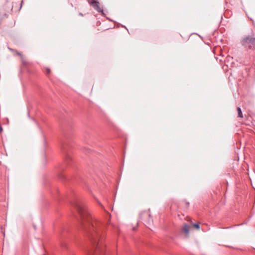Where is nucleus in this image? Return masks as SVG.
<instances>
[{
    "mask_svg": "<svg viewBox=\"0 0 255 255\" xmlns=\"http://www.w3.org/2000/svg\"><path fill=\"white\" fill-rule=\"evenodd\" d=\"M46 74L47 76H48L50 74V69L49 68H46Z\"/></svg>",
    "mask_w": 255,
    "mask_h": 255,
    "instance_id": "obj_7",
    "label": "nucleus"
},
{
    "mask_svg": "<svg viewBox=\"0 0 255 255\" xmlns=\"http://www.w3.org/2000/svg\"><path fill=\"white\" fill-rule=\"evenodd\" d=\"M238 114V117L240 118H243V115L241 110V109L240 107H238L237 109Z\"/></svg>",
    "mask_w": 255,
    "mask_h": 255,
    "instance_id": "obj_6",
    "label": "nucleus"
},
{
    "mask_svg": "<svg viewBox=\"0 0 255 255\" xmlns=\"http://www.w3.org/2000/svg\"><path fill=\"white\" fill-rule=\"evenodd\" d=\"M16 54L17 55H19V56H21L22 58H23V55L21 54V53H20L19 52L16 51Z\"/></svg>",
    "mask_w": 255,
    "mask_h": 255,
    "instance_id": "obj_9",
    "label": "nucleus"
},
{
    "mask_svg": "<svg viewBox=\"0 0 255 255\" xmlns=\"http://www.w3.org/2000/svg\"><path fill=\"white\" fill-rule=\"evenodd\" d=\"M74 206L80 217V226L87 232L92 244L93 249L87 252V255H102L105 247L100 239L103 230V225L92 218L83 204L76 203Z\"/></svg>",
    "mask_w": 255,
    "mask_h": 255,
    "instance_id": "obj_1",
    "label": "nucleus"
},
{
    "mask_svg": "<svg viewBox=\"0 0 255 255\" xmlns=\"http://www.w3.org/2000/svg\"><path fill=\"white\" fill-rule=\"evenodd\" d=\"M22 61L23 64H26V62L24 61V59H22Z\"/></svg>",
    "mask_w": 255,
    "mask_h": 255,
    "instance_id": "obj_10",
    "label": "nucleus"
},
{
    "mask_svg": "<svg viewBox=\"0 0 255 255\" xmlns=\"http://www.w3.org/2000/svg\"><path fill=\"white\" fill-rule=\"evenodd\" d=\"M241 43L246 49L255 50V37L254 35L244 36L241 40Z\"/></svg>",
    "mask_w": 255,
    "mask_h": 255,
    "instance_id": "obj_2",
    "label": "nucleus"
},
{
    "mask_svg": "<svg viewBox=\"0 0 255 255\" xmlns=\"http://www.w3.org/2000/svg\"><path fill=\"white\" fill-rule=\"evenodd\" d=\"M140 218L142 220H144L145 224L150 225L152 222V219L151 215L148 211H143L140 213Z\"/></svg>",
    "mask_w": 255,
    "mask_h": 255,
    "instance_id": "obj_3",
    "label": "nucleus"
},
{
    "mask_svg": "<svg viewBox=\"0 0 255 255\" xmlns=\"http://www.w3.org/2000/svg\"><path fill=\"white\" fill-rule=\"evenodd\" d=\"M193 226L197 229H199V228H200V225H199V224H198V223L194 224Z\"/></svg>",
    "mask_w": 255,
    "mask_h": 255,
    "instance_id": "obj_8",
    "label": "nucleus"
},
{
    "mask_svg": "<svg viewBox=\"0 0 255 255\" xmlns=\"http://www.w3.org/2000/svg\"><path fill=\"white\" fill-rule=\"evenodd\" d=\"M88 2L98 12L103 11L97 0H88Z\"/></svg>",
    "mask_w": 255,
    "mask_h": 255,
    "instance_id": "obj_4",
    "label": "nucleus"
},
{
    "mask_svg": "<svg viewBox=\"0 0 255 255\" xmlns=\"http://www.w3.org/2000/svg\"><path fill=\"white\" fill-rule=\"evenodd\" d=\"M2 130V127H0V132Z\"/></svg>",
    "mask_w": 255,
    "mask_h": 255,
    "instance_id": "obj_11",
    "label": "nucleus"
},
{
    "mask_svg": "<svg viewBox=\"0 0 255 255\" xmlns=\"http://www.w3.org/2000/svg\"><path fill=\"white\" fill-rule=\"evenodd\" d=\"M190 229V226H189L187 224H184L183 228V230L187 236H188V235L189 234Z\"/></svg>",
    "mask_w": 255,
    "mask_h": 255,
    "instance_id": "obj_5",
    "label": "nucleus"
}]
</instances>
